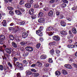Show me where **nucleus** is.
I'll list each match as a JSON object with an SVG mask.
<instances>
[{
  "label": "nucleus",
  "mask_w": 77,
  "mask_h": 77,
  "mask_svg": "<svg viewBox=\"0 0 77 77\" xmlns=\"http://www.w3.org/2000/svg\"><path fill=\"white\" fill-rule=\"evenodd\" d=\"M72 32L74 34H75L77 33V30L75 28H73L72 29Z\"/></svg>",
  "instance_id": "f3484780"
},
{
  "label": "nucleus",
  "mask_w": 77,
  "mask_h": 77,
  "mask_svg": "<svg viewBox=\"0 0 77 77\" xmlns=\"http://www.w3.org/2000/svg\"><path fill=\"white\" fill-rule=\"evenodd\" d=\"M8 10H10V11H12L13 10V8L10 7H8Z\"/></svg>",
  "instance_id": "58836bf2"
},
{
  "label": "nucleus",
  "mask_w": 77,
  "mask_h": 77,
  "mask_svg": "<svg viewBox=\"0 0 77 77\" xmlns=\"http://www.w3.org/2000/svg\"><path fill=\"white\" fill-rule=\"evenodd\" d=\"M2 24L4 27H5L7 25V22H6V20H3L2 22Z\"/></svg>",
  "instance_id": "20e7f679"
},
{
  "label": "nucleus",
  "mask_w": 77,
  "mask_h": 77,
  "mask_svg": "<svg viewBox=\"0 0 77 77\" xmlns=\"http://www.w3.org/2000/svg\"><path fill=\"white\" fill-rule=\"evenodd\" d=\"M64 66L65 68H67V69H71L72 68L71 66L69 64H65L64 65Z\"/></svg>",
  "instance_id": "0eeeda50"
},
{
  "label": "nucleus",
  "mask_w": 77,
  "mask_h": 77,
  "mask_svg": "<svg viewBox=\"0 0 77 77\" xmlns=\"http://www.w3.org/2000/svg\"><path fill=\"white\" fill-rule=\"evenodd\" d=\"M62 2L63 3H68V1L67 0H62Z\"/></svg>",
  "instance_id": "ea45409f"
},
{
  "label": "nucleus",
  "mask_w": 77,
  "mask_h": 77,
  "mask_svg": "<svg viewBox=\"0 0 77 77\" xmlns=\"http://www.w3.org/2000/svg\"><path fill=\"white\" fill-rule=\"evenodd\" d=\"M55 74L56 75H60L61 74V73L59 71H57L55 72Z\"/></svg>",
  "instance_id": "5701e85b"
},
{
  "label": "nucleus",
  "mask_w": 77,
  "mask_h": 77,
  "mask_svg": "<svg viewBox=\"0 0 77 77\" xmlns=\"http://www.w3.org/2000/svg\"><path fill=\"white\" fill-rule=\"evenodd\" d=\"M48 15L50 17H52L53 15V11L52 10L50 11L48 13Z\"/></svg>",
  "instance_id": "9d476101"
},
{
  "label": "nucleus",
  "mask_w": 77,
  "mask_h": 77,
  "mask_svg": "<svg viewBox=\"0 0 77 77\" xmlns=\"http://www.w3.org/2000/svg\"><path fill=\"white\" fill-rule=\"evenodd\" d=\"M31 71L32 72H36V70L34 69H31Z\"/></svg>",
  "instance_id": "37998d69"
},
{
  "label": "nucleus",
  "mask_w": 77,
  "mask_h": 77,
  "mask_svg": "<svg viewBox=\"0 0 77 77\" xmlns=\"http://www.w3.org/2000/svg\"><path fill=\"white\" fill-rule=\"evenodd\" d=\"M29 14H30V15H32V14H33V9L32 8L29 9Z\"/></svg>",
  "instance_id": "f8f14e48"
},
{
  "label": "nucleus",
  "mask_w": 77,
  "mask_h": 77,
  "mask_svg": "<svg viewBox=\"0 0 77 77\" xmlns=\"http://www.w3.org/2000/svg\"><path fill=\"white\" fill-rule=\"evenodd\" d=\"M8 65L9 66H10L11 68H12V65L11 64V63L8 62Z\"/></svg>",
  "instance_id": "a19ab883"
},
{
  "label": "nucleus",
  "mask_w": 77,
  "mask_h": 77,
  "mask_svg": "<svg viewBox=\"0 0 77 77\" xmlns=\"http://www.w3.org/2000/svg\"><path fill=\"white\" fill-rule=\"evenodd\" d=\"M15 12L16 13V14L17 15H21L22 13L19 11L16 10L15 11Z\"/></svg>",
  "instance_id": "ddd939ff"
},
{
  "label": "nucleus",
  "mask_w": 77,
  "mask_h": 77,
  "mask_svg": "<svg viewBox=\"0 0 77 77\" xmlns=\"http://www.w3.org/2000/svg\"><path fill=\"white\" fill-rule=\"evenodd\" d=\"M9 38L10 39H14V37L12 35H10L9 36Z\"/></svg>",
  "instance_id": "2f4dec72"
},
{
  "label": "nucleus",
  "mask_w": 77,
  "mask_h": 77,
  "mask_svg": "<svg viewBox=\"0 0 77 77\" xmlns=\"http://www.w3.org/2000/svg\"><path fill=\"white\" fill-rule=\"evenodd\" d=\"M0 39H5V36L3 35H0Z\"/></svg>",
  "instance_id": "7c9ffc66"
},
{
  "label": "nucleus",
  "mask_w": 77,
  "mask_h": 77,
  "mask_svg": "<svg viewBox=\"0 0 77 77\" xmlns=\"http://www.w3.org/2000/svg\"><path fill=\"white\" fill-rule=\"evenodd\" d=\"M0 69L1 71L3 70V66L2 65H0Z\"/></svg>",
  "instance_id": "4c0bfd02"
},
{
  "label": "nucleus",
  "mask_w": 77,
  "mask_h": 77,
  "mask_svg": "<svg viewBox=\"0 0 77 77\" xmlns=\"http://www.w3.org/2000/svg\"><path fill=\"white\" fill-rule=\"evenodd\" d=\"M67 47L68 48H73L75 47V46L74 45H67Z\"/></svg>",
  "instance_id": "b1692460"
},
{
  "label": "nucleus",
  "mask_w": 77,
  "mask_h": 77,
  "mask_svg": "<svg viewBox=\"0 0 77 77\" xmlns=\"http://www.w3.org/2000/svg\"><path fill=\"white\" fill-rule=\"evenodd\" d=\"M12 51H13L12 48H6L5 49L6 52L8 54H11Z\"/></svg>",
  "instance_id": "7ed1b4c3"
},
{
  "label": "nucleus",
  "mask_w": 77,
  "mask_h": 77,
  "mask_svg": "<svg viewBox=\"0 0 77 77\" xmlns=\"http://www.w3.org/2000/svg\"><path fill=\"white\" fill-rule=\"evenodd\" d=\"M62 72L64 75H66L68 74V72L65 70H62Z\"/></svg>",
  "instance_id": "6ab92c4d"
},
{
  "label": "nucleus",
  "mask_w": 77,
  "mask_h": 77,
  "mask_svg": "<svg viewBox=\"0 0 77 77\" xmlns=\"http://www.w3.org/2000/svg\"><path fill=\"white\" fill-rule=\"evenodd\" d=\"M54 51L53 50H51L50 51V53L51 55H53V54H54Z\"/></svg>",
  "instance_id": "c756f323"
},
{
  "label": "nucleus",
  "mask_w": 77,
  "mask_h": 77,
  "mask_svg": "<svg viewBox=\"0 0 77 77\" xmlns=\"http://www.w3.org/2000/svg\"><path fill=\"white\" fill-rule=\"evenodd\" d=\"M72 9L73 10V11H75V10L76 9V8H75V7H73L72 8Z\"/></svg>",
  "instance_id": "5fc2aeb1"
},
{
  "label": "nucleus",
  "mask_w": 77,
  "mask_h": 77,
  "mask_svg": "<svg viewBox=\"0 0 77 77\" xmlns=\"http://www.w3.org/2000/svg\"><path fill=\"white\" fill-rule=\"evenodd\" d=\"M33 48L31 47V48L29 49V51H33Z\"/></svg>",
  "instance_id": "de8ad7c7"
},
{
  "label": "nucleus",
  "mask_w": 77,
  "mask_h": 77,
  "mask_svg": "<svg viewBox=\"0 0 77 77\" xmlns=\"http://www.w3.org/2000/svg\"><path fill=\"white\" fill-rule=\"evenodd\" d=\"M54 40L55 41H59V40H60V39H54Z\"/></svg>",
  "instance_id": "69168bd1"
},
{
  "label": "nucleus",
  "mask_w": 77,
  "mask_h": 77,
  "mask_svg": "<svg viewBox=\"0 0 77 77\" xmlns=\"http://www.w3.org/2000/svg\"><path fill=\"white\" fill-rule=\"evenodd\" d=\"M72 38V36L71 35H69L68 36V38Z\"/></svg>",
  "instance_id": "bf43d9fd"
},
{
  "label": "nucleus",
  "mask_w": 77,
  "mask_h": 77,
  "mask_svg": "<svg viewBox=\"0 0 77 77\" xmlns=\"http://www.w3.org/2000/svg\"><path fill=\"white\" fill-rule=\"evenodd\" d=\"M67 20H68L69 21H71V18H68L67 19Z\"/></svg>",
  "instance_id": "052dcab7"
},
{
  "label": "nucleus",
  "mask_w": 77,
  "mask_h": 77,
  "mask_svg": "<svg viewBox=\"0 0 77 77\" xmlns=\"http://www.w3.org/2000/svg\"><path fill=\"white\" fill-rule=\"evenodd\" d=\"M38 23H44L45 20L44 18H40L38 20Z\"/></svg>",
  "instance_id": "1a4fd4ad"
},
{
  "label": "nucleus",
  "mask_w": 77,
  "mask_h": 77,
  "mask_svg": "<svg viewBox=\"0 0 77 77\" xmlns=\"http://www.w3.org/2000/svg\"><path fill=\"white\" fill-rule=\"evenodd\" d=\"M43 27L42 26H41L40 27L38 30H37L36 31V34L38 35L39 36H42L43 34H42V33L41 32V31H42L43 30Z\"/></svg>",
  "instance_id": "f257e3e1"
},
{
  "label": "nucleus",
  "mask_w": 77,
  "mask_h": 77,
  "mask_svg": "<svg viewBox=\"0 0 77 77\" xmlns=\"http://www.w3.org/2000/svg\"><path fill=\"white\" fill-rule=\"evenodd\" d=\"M49 65H50V64L48 63L46 64L45 66L46 67H48Z\"/></svg>",
  "instance_id": "4d7b16f0"
},
{
  "label": "nucleus",
  "mask_w": 77,
  "mask_h": 77,
  "mask_svg": "<svg viewBox=\"0 0 77 77\" xmlns=\"http://www.w3.org/2000/svg\"><path fill=\"white\" fill-rule=\"evenodd\" d=\"M37 64L38 67H41L42 66V63L41 62H37Z\"/></svg>",
  "instance_id": "dca6fc26"
},
{
  "label": "nucleus",
  "mask_w": 77,
  "mask_h": 77,
  "mask_svg": "<svg viewBox=\"0 0 77 77\" xmlns=\"http://www.w3.org/2000/svg\"><path fill=\"white\" fill-rule=\"evenodd\" d=\"M36 18V16L35 14H32L31 16V18L32 19H35V18Z\"/></svg>",
  "instance_id": "bb28decb"
},
{
  "label": "nucleus",
  "mask_w": 77,
  "mask_h": 77,
  "mask_svg": "<svg viewBox=\"0 0 77 77\" xmlns=\"http://www.w3.org/2000/svg\"><path fill=\"white\" fill-rule=\"evenodd\" d=\"M43 15V13L42 12H40L38 15V18H41V17H42Z\"/></svg>",
  "instance_id": "9b49d317"
},
{
  "label": "nucleus",
  "mask_w": 77,
  "mask_h": 77,
  "mask_svg": "<svg viewBox=\"0 0 77 77\" xmlns=\"http://www.w3.org/2000/svg\"><path fill=\"white\" fill-rule=\"evenodd\" d=\"M53 39H60V37L58 35H55L53 37Z\"/></svg>",
  "instance_id": "393cba45"
},
{
  "label": "nucleus",
  "mask_w": 77,
  "mask_h": 77,
  "mask_svg": "<svg viewBox=\"0 0 77 77\" xmlns=\"http://www.w3.org/2000/svg\"><path fill=\"white\" fill-rule=\"evenodd\" d=\"M12 45L14 47V48H17V44L15 43L14 42H12Z\"/></svg>",
  "instance_id": "aec40b11"
},
{
  "label": "nucleus",
  "mask_w": 77,
  "mask_h": 77,
  "mask_svg": "<svg viewBox=\"0 0 77 77\" xmlns=\"http://www.w3.org/2000/svg\"><path fill=\"white\" fill-rule=\"evenodd\" d=\"M50 3H53L54 2V0H52L50 1Z\"/></svg>",
  "instance_id": "8fccbe9b"
},
{
  "label": "nucleus",
  "mask_w": 77,
  "mask_h": 77,
  "mask_svg": "<svg viewBox=\"0 0 77 77\" xmlns=\"http://www.w3.org/2000/svg\"><path fill=\"white\" fill-rule=\"evenodd\" d=\"M22 37L23 38H26L27 37L28 35L27 33L26 32H23L22 34Z\"/></svg>",
  "instance_id": "39448f33"
},
{
  "label": "nucleus",
  "mask_w": 77,
  "mask_h": 77,
  "mask_svg": "<svg viewBox=\"0 0 77 77\" xmlns=\"http://www.w3.org/2000/svg\"><path fill=\"white\" fill-rule=\"evenodd\" d=\"M25 23V22H24L22 21L20 22V25H23Z\"/></svg>",
  "instance_id": "79ce46f5"
},
{
  "label": "nucleus",
  "mask_w": 77,
  "mask_h": 77,
  "mask_svg": "<svg viewBox=\"0 0 77 77\" xmlns=\"http://www.w3.org/2000/svg\"><path fill=\"white\" fill-rule=\"evenodd\" d=\"M21 45H26V43L24 42H21L20 43Z\"/></svg>",
  "instance_id": "49530a36"
},
{
  "label": "nucleus",
  "mask_w": 77,
  "mask_h": 77,
  "mask_svg": "<svg viewBox=\"0 0 77 77\" xmlns=\"http://www.w3.org/2000/svg\"><path fill=\"white\" fill-rule=\"evenodd\" d=\"M61 34L62 35H67V33L65 31H61L60 32Z\"/></svg>",
  "instance_id": "412c9836"
},
{
  "label": "nucleus",
  "mask_w": 77,
  "mask_h": 77,
  "mask_svg": "<svg viewBox=\"0 0 77 77\" xmlns=\"http://www.w3.org/2000/svg\"><path fill=\"white\" fill-rule=\"evenodd\" d=\"M26 74L27 75H31L32 74V72L30 70H27L26 71Z\"/></svg>",
  "instance_id": "2eb2a0df"
},
{
  "label": "nucleus",
  "mask_w": 77,
  "mask_h": 77,
  "mask_svg": "<svg viewBox=\"0 0 77 77\" xmlns=\"http://www.w3.org/2000/svg\"><path fill=\"white\" fill-rule=\"evenodd\" d=\"M74 66L75 67V68H77V65L75 64H74Z\"/></svg>",
  "instance_id": "774afa93"
},
{
  "label": "nucleus",
  "mask_w": 77,
  "mask_h": 77,
  "mask_svg": "<svg viewBox=\"0 0 77 77\" xmlns=\"http://www.w3.org/2000/svg\"><path fill=\"white\" fill-rule=\"evenodd\" d=\"M50 31V29H49V27L48 28L46 29V31Z\"/></svg>",
  "instance_id": "e2e57ef3"
},
{
  "label": "nucleus",
  "mask_w": 77,
  "mask_h": 77,
  "mask_svg": "<svg viewBox=\"0 0 77 77\" xmlns=\"http://www.w3.org/2000/svg\"><path fill=\"white\" fill-rule=\"evenodd\" d=\"M16 65L17 66H18V68L20 69V71H21V70H23V64L20 63L19 62H17L16 63Z\"/></svg>",
  "instance_id": "f03ea898"
},
{
  "label": "nucleus",
  "mask_w": 77,
  "mask_h": 77,
  "mask_svg": "<svg viewBox=\"0 0 77 77\" xmlns=\"http://www.w3.org/2000/svg\"><path fill=\"white\" fill-rule=\"evenodd\" d=\"M48 35L49 36H51L52 35H53V32H50L48 33Z\"/></svg>",
  "instance_id": "603ef678"
},
{
  "label": "nucleus",
  "mask_w": 77,
  "mask_h": 77,
  "mask_svg": "<svg viewBox=\"0 0 77 77\" xmlns=\"http://www.w3.org/2000/svg\"><path fill=\"white\" fill-rule=\"evenodd\" d=\"M28 2L29 4H32L33 3V0H28Z\"/></svg>",
  "instance_id": "a878e982"
},
{
  "label": "nucleus",
  "mask_w": 77,
  "mask_h": 77,
  "mask_svg": "<svg viewBox=\"0 0 77 77\" xmlns=\"http://www.w3.org/2000/svg\"><path fill=\"white\" fill-rule=\"evenodd\" d=\"M62 6L63 7H66V4L65 3H63L62 4Z\"/></svg>",
  "instance_id": "c03bdc74"
},
{
  "label": "nucleus",
  "mask_w": 77,
  "mask_h": 77,
  "mask_svg": "<svg viewBox=\"0 0 77 77\" xmlns=\"http://www.w3.org/2000/svg\"><path fill=\"white\" fill-rule=\"evenodd\" d=\"M13 59H14V61H17V58H15V57H14Z\"/></svg>",
  "instance_id": "6e6d98bb"
},
{
  "label": "nucleus",
  "mask_w": 77,
  "mask_h": 77,
  "mask_svg": "<svg viewBox=\"0 0 77 77\" xmlns=\"http://www.w3.org/2000/svg\"><path fill=\"white\" fill-rule=\"evenodd\" d=\"M43 10H44V11H46L47 8H44L43 9Z\"/></svg>",
  "instance_id": "338daca9"
},
{
  "label": "nucleus",
  "mask_w": 77,
  "mask_h": 77,
  "mask_svg": "<svg viewBox=\"0 0 77 77\" xmlns=\"http://www.w3.org/2000/svg\"><path fill=\"white\" fill-rule=\"evenodd\" d=\"M49 29L50 31H52V30H53V27H49Z\"/></svg>",
  "instance_id": "a18cd8bd"
},
{
  "label": "nucleus",
  "mask_w": 77,
  "mask_h": 77,
  "mask_svg": "<svg viewBox=\"0 0 77 77\" xmlns=\"http://www.w3.org/2000/svg\"><path fill=\"white\" fill-rule=\"evenodd\" d=\"M41 46V44L40 43H38L37 44V45H36V47L38 48H39L40 47V46Z\"/></svg>",
  "instance_id": "f704fd0d"
},
{
  "label": "nucleus",
  "mask_w": 77,
  "mask_h": 77,
  "mask_svg": "<svg viewBox=\"0 0 77 77\" xmlns=\"http://www.w3.org/2000/svg\"><path fill=\"white\" fill-rule=\"evenodd\" d=\"M32 74L33 75L34 77H37L39 75V73H32Z\"/></svg>",
  "instance_id": "a211bd4d"
},
{
  "label": "nucleus",
  "mask_w": 77,
  "mask_h": 77,
  "mask_svg": "<svg viewBox=\"0 0 77 77\" xmlns=\"http://www.w3.org/2000/svg\"><path fill=\"white\" fill-rule=\"evenodd\" d=\"M20 10L21 11H22V12H24V11H25V10L23 8H20Z\"/></svg>",
  "instance_id": "3c124183"
},
{
  "label": "nucleus",
  "mask_w": 77,
  "mask_h": 77,
  "mask_svg": "<svg viewBox=\"0 0 77 77\" xmlns=\"http://www.w3.org/2000/svg\"><path fill=\"white\" fill-rule=\"evenodd\" d=\"M56 14L57 15H60V12L58 11H57L56 12Z\"/></svg>",
  "instance_id": "09e8293b"
},
{
  "label": "nucleus",
  "mask_w": 77,
  "mask_h": 77,
  "mask_svg": "<svg viewBox=\"0 0 77 77\" xmlns=\"http://www.w3.org/2000/svg\"><path fill=\"white\" fill-rule=\"evenodd\" d=\"M19 29V27L18 26H16L14 28V29H13V31L14 32H18V29Z\"/></svg>",
  "instance_id": "423d86ee"
},
{
  "label": "nucleus",
  "mask_w": 77,
  "mask_h": 77,
  "mask_svg": "<svg viewBox=\"0 0 77 77\" xmlns=\"http://www.w3.org/2000/svg\"><path fill=\"white\" fill-rule=\"evenodd\" d=\"M14 25V23H11L10 24V26H12Z\"/></svg>",
  "instance_id": "13d9d810"
},
{
  "label": "nucleus",
  "mask_w": 77,
  "mask_h": 77,
  "mask_svg": "<svg viewBox=\"0 0 77 77\" xmlns=\"http://www.w3.org/2000/svg\"><path fill=\"white\" fill-rule=\"evenodd\" d=\"M31 48V47L30 46H27L25 48V49L26 50H27V51H29Z\"/></svg>",
  "instance_id": "cd10ccee"
},
{
  "label": "nucleus",
  "mask_w": 77,
  "mask_h": 77,
  "mask_svg": "<svg viewBox=\"0 0 77 77\" xmlns=\"http://www.w3.org/2000/svg\"><path fill=\"white\" fill-rule=\"evenodd\" d=\"M75 56L76 57H77V51L75 52Z\"/></svg>",
  "instance_id": "0e129e2a"
},
{
  "label": "nucleus",
  "mask_w": 77,
  "mask_h": 77,
  "mask_svg": "<svg viewBox=\"0 0 77 77\" xmlns=\"http://www.w3.org/2000/svg\"><path fill=\"white\" fill-rule=\"evenodd\" d=\"M34 7L35 8H39V5H38V3H36L34 5Z\"/></svg>",
  "instance_id": "c9c22d12"
},
{
  "label": "nucleus",
  "mask_w": 77,
  "mask_h": 77,
  "mask_svg": "<svg viewBox=\"0 0 77 77\" xmlns=\"http://www.w3.org/2000/svg\"><path fill=\"white\" fill-rule=\"evenodd\" d=\"M60 24L62 26H63V27H65L66 26V23L65 22L63 21V20H61L60 21Z\"/></svg>",
  "instance_id": "6e6552de"
},
{
  "label": "nucleus",
  "mask_w": 77,
  "mask_h": 77,
  "mask_svg": "<svg viewBox=\"0 0 77 77\" xmlns=\"http://www.w3.org/2000/svg\"><path fill=\"white\" fill-rule=\"evenodd\" d=\"M25 6L26 8H30L31 7V4L29 3H26L25 5Z\"/></svg>",
  "instance_id": "4468645a"
},
{
  "label": "nucleus",
  "mask_w": 77,
  "mask_h": 77,
  "mask_svg": "<svg viewBox=\"0 0 77 77\" xmlns=\"http://www.w3.org/2000/svg\"><path fill=\"white\" fill-rule=\"evenodd\" d=\"M23 63L25 64V65H27V62L26 61V60H24L23 61Z\"/></svg>",
  "instance_id": "e433bc0d"
},
{
  "label": "nucleus",
  "mask_w": 77,
  "mask_h": 77,
  "mask_svg": "<svg viewBox=\"0 0 77 77\" xmlns=\"http://www.w3.org/2000/svg\"><path fill=\"white\" fill-rule=\"evenodd\" d=\"M48 62L49 63H52L53 62V60L51 58H50L48 60Z\"/></svg>",
  "instance_id": "473e14b6"
},
{
  "label": "nucleus",
  "mask_w": 77,
  "mask_h": 77,
  "mask_svg": "<svg viewBox=\"0 0 77 77\" xmlns=\"http://www.w3.org/2000/svg\"><path fill=\"white\" fill-rule=\"evenodd\" d=\"M9 14H10V15H13L14 14V11H9Z\"/></svg>",
  "instance_id": "c85d7f7f"
},
{
  "label": "nucleus",
  "mask_w": 77,
  "mask_h": 77,
  "mask_svg": "<svg viewBox=\"0 0 77 77\" xmlns=\"http://www.w3.org/2000/svg\"><path fill=\"white\" fill-rule=\"evenodd\" d=\"M20 5H23V1H21L20 2Z\"/></svg>",
  "instance_id": "680f3d73"
},
{
  "label": "nucleus",
  "mask_w": 77,
  "mask_h": 77,
  "mask_svg": "<svg viewBox=\"0 0 77 77\" xmlns=\"http://www.w3.org/2000/svg\"><path fill=\"white\" fill-rule=\"evenodd\" d=\"M56 54H59L60 53V51L59 50H56Z\"/></svg>",
  "instance_id": "72a5a7b5"
},
{
  "label": "nucleus",
  "mask_w": 77,
  "mask_h": 77,
  "mask_svg": "<svg viewBox=\"0 0 77 77\" xmlns=\"http://www.w3.org/2000/svg\"><path fill=\"white\" fill-rule=\"evenodd\" d=\"M35 66H36V65L35 64H33L31 65V66L32 67H35Z\"/></svg>",
  "instance_id": "864d4df0"
},
{
  "label": "nucleus",
  "mask_w": 77,
  "mask_h": 77,
  "mask_svg": "<svg viewBox=\"0 0 77 77\" xmlns=\"http://www.w3.org/2000/svg\"><path fill=\"white\" fill-rule=\"evenodd\" d=\"M40 58L41 59H46V55L43 54L41 56Z\"/></svg>",
  "instance_id": "4be33fe9"
}]
</instances>
